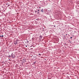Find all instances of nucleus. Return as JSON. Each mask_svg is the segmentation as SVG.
Returning <instances> with one entry per match:
<instances>
[{"mask_svg":"<svg viewBox=\"0 0 79 79\" xmlns=\"http://www.w3.org/2000/svg\"><path fill=\"white\" fill-rule=\"evenodd\" d=\"M11 57L12 58H15V54H13V53H12L11 55Z\"/></svg>","mask_w":79,"mask_h":79,"instance_id":"1","label":"nucleus"},{"mask_svg":"<svg viewBox=\"0 0 79 79\" xmlns=\"http://www.w3.org/2000/svg\"><path fill=\"white\" fill-rule=\"evenodd\" d=\"M14 44L15 45H16V44H18V40H15L14 42Z\"/></svg>","mask_w":79,"mask_h":79,"instance_id":"2","label":"nucleus"},{"mask_svg":"<svg viewBox=\"0 0 79 79\" xmlns=\"http://www.w3.org/2000/svg\"><path fill=\"white\" fill-rule=\"evenodd\" d=\"M21 61H23V63H25V62H26V59L24 58V59H23L22 60H21Z\"/></svg>","mask_w":79,"mask_h":79,"instance_id":"3","label":"nucleus"},{"mask_svg":"<svg viewBox=\"0 0 79 79\" xmlns=\"http://www.w3.org/2000/svg\"><path fill=\"white\" fill-rule=\"evenodd\" d=\"M5 5H6V7H8V4H5Z\"/></svg>","mask_w":79,"mask_h":79,"instance_id":"4","label":"nucleus"},{"mask_svg":"<svg viewBox=\"0 0 79 79\" xmlns=\"http://www.w3.org/2000/svg\"><path fill=\"white\" fill-rule=\"evenodd\" d=\"M40 39H42V35H40Z\"/></svg>","mask_w":79,"mask_h":79,"instance_id":"5","label":"nucleus"},{"mask_svg":"<svg viewBox=\"0 0 79 79\" xmlns=\"http://www.w3.org/2000/svg\"><path fill=\"white\" fill-rule=\"evenodd\" d=\"M44 9H42L41 10V12H42V13H43V12H44Z\"/></svg>","mask_w":79,"mask_h":79,"instance_id":"6","label":"nucleus"},{"mask_svg":"<svg viewBox=\"0 0 79 79\" xmlns=\"http://www.w3.org/2000/svg\"><path fill=\"white\" fill-rule=\"evenodd\" d=\"M8 56V57H10L11 58V56L9 55Z\"/></svg>","mask_w":79,"mask_h":79,"instance_id":"7","label":"nucleus"},{"mask_svg":"<svg viewBox=\"0 0 79 79\" xmlns=\"http://www.w3.org/2000/svg\"><path fill=\"white\" fill-rule=\"evenodd\" d=\"M4 36L3 35H2L1 36V37H3Z\"/></svg>","mask_w":79,"mask_h":79,"instance_id":"8","label":"nucleus"},{"mask_svg":"<svg viewBox=\"0 0 79 79\" xmlns=\"http://www.w3.org/2000/svg\"><path fill=\"white\" fill-rule=\"evenodd\" d=\"M38 55L40 56V55H42L41 54H39Z\"/></svg>","mask_w":79,"mask_h":79,"instance_id":"9","label":"nucleus"},{"mask_svg":"<svg viewBox=\"0 0 79 79\" xmlns=\"http://www.w3.org/2000/svg\"><path fill=\"white\" fill-rule=\"evenodd\" d=\"M10 5H9V4H7V6H10Z\"/></svg>","mask_w":79,"mask_h":79,"instance_id":"10","label":"nucleus"},{"mask_svg":"<svg viewBox=\"0 0 79 79\" xmlns=\"http://www.w3.org/2000/svg\"><path fill=\"white\" fill-rule=\"evenodd\" d=\"M39 13H40V12H38V13H37L38 15L39 14Z\"/></svg>","mask_w":79,"mask_h":79,"instance_id":"11","label":"nucleus"},{"mask_svg":"<svg viewBox=\"0 0 79 79\" xmlns=\"http://www.w3.org/2000/svg\"><path fill=\"white\" fill-rule=\"evenodd\" d=\"M35 13H36V12H37V11H35Z\"/></svg>","mask_w":79,"mask_h":79,"instance_id":"12","label":"nucleus"},{"mask_svg":"<svg viewBox=\"0 0 79 79\" xmlns=\"http://www.w3.org/2000/svg\"><path fill=\"white\" fill-rule=\"evenodd\" d=\"M72 37H70V39H72Z\"/></svg>","mask_w":79,"mask_h":79,"instance_id":"13","label":"nucleus"},{"mask_svg":"<svg viewBox=\"0 0 79 79\" xmlns=\"http://www.w3.org/2000/svg\"><path fill=\"white\" fill-rule=\"evenodd\" d=\"M38 11H39V10H38Z\"/></svg>","mask_w":79,"mask_h":79,"instance_id":"14","label":"nucleus"},{"mask_svg":"<svg viewBox=\"0 0 79 79\" xmlns=\"http://www.w3.org/2000/svg\"><path fill=\"white\" fill-rule=\"evenodd\" d=\"M54 27H55V25L54 26Z\"/></svg>","mask_w":79,"mask_h":79,"instance_id":"15","label":"nucleus"},{"mask_svg":"<svg viewBox=\"0 0 79 79\" xmlns=\"http://www.w3.org/2000/svg\"><path fill=\"white\" fill-rule=\"evenodd\" d=\"M1 37V35H0V38Z\"/></svg>","mask_w":79,"mask_h":79,"instance_id":"16","label":"nucleus"},{"mask_svg":"<svg viewBox=\"0 0 79 79\" xmlns=\"http://www.w3.org/2000/svg\"><path fill=\"white\" fill-rule=\"evenodd\" d=\"M39 8H40V7Z\"/></svg>","mask_w":79,"mask_h":79,"instance_id":"17","label":"nucleus"},{"mask_svg":"<svg viewBox=\"0 0 79 79\" xmlns=\"http://www.w3.org/2000/svg\"><path fill=\"white\" fill-rule=\"evenodd\" d=\"M9 60H10V59H9Z\"/></svg>","mask_w":79,"mask_h":79,"instance_id":"18","label":"nucleus"}]
</instances>
